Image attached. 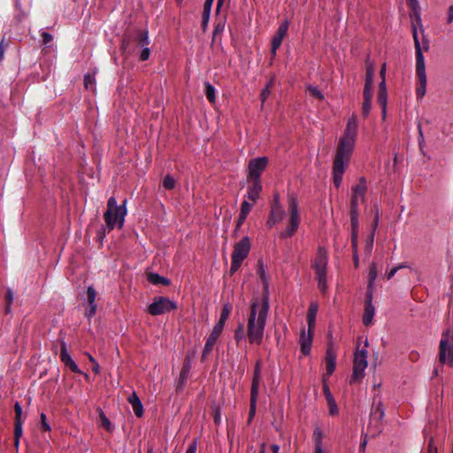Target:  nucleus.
<instances>
[{"label":"nucleus","instance_id":"nucleus-17","mask_svg":"<svg viewBox=\"0 0 453 453\" xmlns=\"http://www.w3.org/2000/svg\"><path fill=\"white\" fill-rule=\"evenodd\" d=\"M374 65L367 58L365 60V81L364 91H372Z\"/></svg>","mask_w":453,"mask_h":453},{"label":"nucleus","instance_id":"nucleus-57","mask_svg":"<svg viewBox=\"0 0 453 453\" xmlns=\"http://www.w3.org/2000/svg\"><path fill=\"white\" fill-rule=\"evenodd\" d=\"M271 208L283 209L280 203V195L278 193H275L273 196V200L271 203Z\"/></svg>","mask_w":453,"mask_h":453},{"label":"nucleus","instance_id":"nucleus-55","mask_svg":"<svg viewBox=\"0 0 453 453\" xmlns=\"http://www.w3.org/2000/svg\"><path fill=\"white\" fill-rule=\"evenodd\" d=\"M426 450L434 451V453H438L437 446L435 445L434 438L430 437L427 442V449Z\"/></svg>","mask_w":453,"mask_h":453},{"label":"nucleus","instance_id":"nucleus-48","mask_svg":"<svg viewBox=\"0 0 453 453\" xmlns=\"http://www.w3.org/2000/svg\"><path fill=\"white\" fill-rule=\"evenodd\" d=\"M251 208H252L251 203H250L247 201H243L241 204L240 212L248 216L250 211H251Z\"/></svg>","mask_w":453,"mask_h":453},{"label":"nucleus","instance_id":"nucleus-27","mask_svg":"<svg viewBox=\"0 0 453 453\" xmlns=\"http://www.w3.org/2000/svg\"><path fill=\"white\" fill-rule=\"evenodd\" d=\"M147 279L153 285L161 284L164 286H169L171 284V281L169 279L160 276L159 274H157L156 273H149L147 274Z\"/></svg>","mask_w":453,"mask_h":453},{"label":"nucleus","instance_id":"nucleus-11","mask_svg":"<svg viewBox=\"0 0 453 453\" xmlns=\"http://www.w3.org/2000/svg\"><path fill=\"white\" fill-rule=\"evenodd\" d=\"M375 314V307L372 303V293L370 291H366L365 293V309L363 314V324L365 326H370L372 325L373 317Z\"/></svg>","mask_w":453,"mask_h":453},{"label":"nucleus","instance_id":"nucleus-24","mask_svg":"<svg viewBox=\"0 0 453 453\" xmlns=\"http://www.w3.org/2000/svg\"><path fill=\"white\" fill-rule=\"evenodd\" d=\"M335 359H336L335 355L333 354V352L328 349L326 351V372L325 376L329 377L334 372L335 365H336Z\"/></svg>","mask_w":453,"mask_h":453},{"label":"nucleus","instance_id":"nucleus-41","mask_svg":"<svg viewBox=\"0 0 453 453\" xmlns=\"http://www.w3.org/2000/svg\"><path fill=\"white\" fill-rule=\"evenodd\" d=\"M313 437L315 441V449H322V432L320 429L316 428L313 433Z\"/></svg>","mask_w":453,"mask_h":453},{"label":"nucleus","instance_id":"nucleus-18","mask_svg":"<svg viewBox=\"0 0 453 453\" xmlns=\"http://www.w3.org/2000/svg\"><path fill=\"white\" fill-rule=\"evenodd\" d=\"M370 415H371V418L376 420V428H377L378 432L380 433L382 431L380 422L382 421V419L385 416L381 402H379L377 406L372 405V407L371 409Z\"/></svg>","mask_w":453,"mask_h":453},{"label":"nucleus","instance_id":"nucleus-50","mask_svg":"<svg viewBox=\"0 0 453 453\" xmlns=\"http://www.w3.org/2000/svg\"><path fill=\"white\" fill-rule=\"evenodd\" d=\"M327 405L329 408V414L331 416H334V415L338 414L339 411H338V407H337V404H336V402L334 399L332 400V402H328Z\"/></svg>","mask_w":453,"mask_h":453},{"label":"nucleus","instance_id":"nucleus-22","mask_svg":"<svg viewBox=\"0 0 453 453\" xmlns=\"http://www.w3.org/2000/svg\"><path fill=\"white\" fill-rule=\"evenodd\" d=\"M134 40L135 46L143 47L150 44L149 35L147 30H136L134 33Z\"/></svg>","mask_w":453,"mask_h":453},{"label":"nucleus","instance_id":"nucleus-47","mask_svg":"<svg viewBox=\"0 0 453 453\" xmlns=\"http://www.w3.org/2000/svg\"><path fill=\"white\" fill-rule=\"evenodd\" d=\"M234 338L237 342H239L241 340L244 339V331H243V326L239 325L238 327L235 329L234 332Z\"/></svg>","mask_w":453,"mask_h":453},{"label":"nucleus","instance_id":"nucleus-13","mask_svg":"<svg viewBox=\"0 0 453 453\" xmlns=\"http://www.w3.org/2000/svg\"><path fill=\"white\" fill-rule=\"evenodd\" d=\"M288 29V23L287 20L279 26L276 34L273 35L272 39L271 53L273 57L276 55L277 50L280 47L282 41L287 35Z\"/></svg>","mask_w":453,"mask_h":453},{"label":"nucleus","instance_id":"nucleus-45","mask_svg":"<svg viewBox=\"0 0 453 453\" xmlns=\"http://www.w3.org/2000/svg\"><path fill=\"white\" fill-rule=\"evenodd\" d=\"M409 8L411 11V14L418 15V0H407Z\"/></svg>","mask_w":453,"mask_h":453},{"label":"nucleus","instance_id":"nucleus-1","mask_svg":"<svg viewBox=\"0 0 453 453\" xmlns=\"http://www.w3.org/2000/svg\"><path fill=\"white\" fill-rule=\"evenodd\" d=\"M357 126V119L352 115L348 120L343 135L339 140L332 169L333 181L337 188L342 184L343 173L353 153Z\"/></svg>","mask_w":453,"mask_h":453},{"label":"nucleus","instance_id":"nucleus-15","mask_svg":"<svg viewBox=\"0 0 453 453\" xmlns=\"http://www.w3.org/2000/svg\"><path fill=\"white\" fill-rule=\"evenodd\" d=\"M313 331L314 329H310L308 327V332H305V329L303 328L301 334H300V347H301V352L304 356H308L311 353L312 340H313Z\"/></svg>","mask_w":453,"mask_h":453},{"label":"nucleus","instance_id":"nucleus-40","mask_svg":"<svg viewBox=\"0 0 453 453\" xmlns=\"http://www.w3.org/2000/svg\"><path fill=\"white\" fill-rule=\"evenodd\" d=\"M224 326H225V324L218 321L217 324L214 326L210 335L218 339L219 337V335L221 334V333L224 329Z\"/></svg>","mask_w":453,"mask_h":453},{"label":"nucleus","instance_id":"nucleus-16","mask_svg":"<svg viewBox=\"0 0 453 453\" xmlns=\"http://www.w3.org/2000/svg\"><path fill=\"white\" fill-rule=\"evenodd\" d=\"M247 181L249 186L246 197L253 203H256L262 191L261 180H247Z\"/></svg>","mask_w":453,"mask_h":453},{"label":"nucleus","instance_id":"nucleus-44","mask_svg":"<svg viewBox=\"0 0 453 453\" xmlns=\"http://www.w3.org/2000/svg\"><path fill=\"white\" fill-rule=\"evenodd\" d=\"M96 304H88V308L85 310V316L91 319L96 312Z\"/></svg>","mask_w":453,"mask_h":453},{"label":"nucleus","instance_id":"nucleus-39","mask_svg":"<svg viewBox=\"0 0 453 453\" xmlns=\"http://www.w3.org/2000/svg\"><path fill=\"white\" fill-rule=\"evenodd\" d=\"M230 312H231V307L228 304H225L222 308L219 322L226 324V321L227 320V319L230 315Z\"/></svg>","mask_w":453,"mask_h":453},{"label":"nucleus","instance_id":"nucleus-52","mask_svg":"<svg viewBox=\"0 0 453 453\" xmlns=\"http://www.w3.org/2000/svg\"><path fill=\"white\" fill-rule=\"evenodd\" d=\"M308 90L310 91L311 95L319 100H322L324 98L323 94L315 87L309 86Z\"/></svg>","mask_w":453,"mask_h":453},{"label":"nucleus","instance_id":"nucleus-32","mask_svg":"<svg viewBox=\"0 0 453 453\" xmlns=\"http://www.w3.org/2000/svg\"><path fill=\"white\" fill-rule=\"evenodd\" d=\"M376 278H377V266H376L375 263H372L369 268L368 286H367L366 291L371 290L372 293L373 292V283H374V280H376Z\"/></svg>","mask_w":453,"mask_h":453},{"label":"nucleus","instance_id":"nucleus-63","mask_svg":"<svg viewBox=\"0 0 453 453\" xmlns=\"http://www.w3.org/2000/svg\"><path fill=\"white\" fill-rule=\"evenodd\" d=\"M225 27V23L219 22L213 30V36L215 37L218 34H220L223 32Z\"/></svg>","mask_w":453,"mask_h":453},{"label":"nucleus","instance_id":"nucleus-10","mask_svg":"<svg viewBox=\"0 0 453 453\" xmlns=\"http://www.w3.org/2000/svg\"><path fill=\"white\" fill-rule=\"evenodd\" d=\"M250 250V242L248 236H244L240 242L235 243L232 253V260L242 264L243 260L248 257Z\"/></svg>","mask_w":453,"mask_h":453},{"label":"nucleus","instance_id":"nucleus-37","mask_svg":"<svg viewBox=\"0 0 453 453\" xmlns=\"http://www.w3.org/2000/svg\"><path fill=\"white\" fill-rule=\"evenodd\" d=\"M163 186L167 190L173 189L175 188L174 178L172 175L167 174L163 180Z\"/></svg>","mask_w":453,"mask_h":453},{"label":"nucleus","instance_id":"nucleus-26","mask_svg":"<svg viewBox=\"0 0 453 453\" xmlns=\"http://www.w3.org/2000/svg\"><path fill=\"white\" fill-rule=\"evenodd\" d=\"M214 0H205L203 4V10L202 13V27L205 30L209 22L211 10Z\"/></svg>","mask_w":453,"mask_h":453},{"label":"nucleus","instance_id":"nucleus-46","mask_svg":"<svg viewBox=\"0 0 453 453\" xmlns=\"http://www.w3.org/2000/svg\"><path fill=\"white\" fill-rule=\"evenodd\" d=\"M257 273L263 283L268 281V279L266 277V274H265V272L264 270L263 264L261 261L258 262V268H257Z\"/></svg>","mask_w":453,"mask_h":453},{"label":"nucleus","instance_id":"nucleus-49","mask_svg":"<svg viewBox=\"0 0 453 453\" xmlns=\"http://www.w3.org/2000/svg\"><path fill=\"white\" fill-rule=\"evenodd\" d=\"M142 50L140 53V60L141 61H146L149 59L150 56V50L148 48V46H143L142 47Z\"/></svg>","mask_w":453,"mask_h":453},{"label":"nucleus","instance_id":"nucleus-34","mask_svg":"<svg viewBox=\"0 0 453 453\" xmlns=\"http://www.w3.org/2000/svg\"><path fill=\"white\" fill-rule=\"evenodd\" d=\"M205 96L210 103H214L216 100V90L215 88L210 83H204Z\"/></svg>","mask_w":453,"mask_h":453},{"label":"nucleus","instance_id":"nucleus-35","mask_svg":"<svg viewBox=\"0 0 453 453\" xmlns=\"http://www.w3.org/2000/svg\"><path fill=\"white\" fill-rule=\"evenodd\" d=\"M84 87L87 90H96V79L94 75H91L90 73H86L84 75Z\"/></svg>","mask_w":453,"mask_h":453},{"label":"nucleus","instance_id":"nucleus-53","mask_svg":"<svg viewBox=\"0 0 453 453\" xmlns=\"http://www.w3.org/2000/svg\"><path fill=\"white\" fill-rule=\"evenodd\" d=\"M387 92H378L377 101L380 106H387Z\"/></svg>","mask_w":453,"mask_h":453},{"label":"nucleus","instance_id":"nucleus-54","mask_svg":"<svg viewBox=\"0 0 453 453\" xmlns=\"http://www.w3.org/2000/svg\"><path fill=\"white\" fill-rule=\"evenodd\" d=\"M40 419H41V428H42V430L50 431V425L47 422L46 415L44 413H41Z\"/></svg>","mask_w":453,"mask_h":453},{"label":"nucleus","instance_id":"nucleus-30","mask_svg":"<svg viewBox=\"0 0 453 453\" xmlns=\"http://www.w3.org/2000/svg\"><path fill=\"white\" fill-rule=\"evenodd\" d=\"M218 339L209 335V337L206 340L205 345L203 347V352H202V361H205L207 359V357L211 352L213 346L215 345Z\"/></svg>","mask_w":453,"mask_h":453},{"label":"nucleus","instance_id":"nucleus-29","mask_svg":"<svg viewBox=\"0 0 453 453\" xmlns=\"http://www.w3.org/2000/svg\"><path fill=\"white\" fill-rule=\"evenodd\" d=\"M258 393L250 391V404L249 411L248 424H250L256 414Z\"/></svg>","mask_w":453,"mask_h":453},{"label":"nucleus","instance_id":"nucleus-12","mask_svg":"<svg viewBox=\"0 0 453 453\" xmlns=\"http://www.w3.org/2000/svg\"><path fill=\"white\" fill-rule=\"evenodd\" d=\"M327 256L321 247L319 248L314 263L316 278H326Z\"/></svg>","mask_w":453,"mask_h":453},{"label":"nucleus","instance_id":"nucleus-3","mask_svg":"<svg viewBox=\"0 0 453 453\" xmlns=\"http://www.w3.org/2000/svg\"><path fill=\"white\" fill-rule=\"evenodd\" d=\"M126 203L127 200H124L122 204L118 205L115 197L111 196L109 198L107 210L104 213V219L107 225L108 231H111L116 225H118L119 228L123 226L125 216L127 215Z\"/></svg>","mask_w":453,"mask_h":453},{"label":"nucleus","instance_id":"nucleus-9","mask_svg":"<svg viewBox=\"0 0 453 453\" xmlns=\"http://www.w3.org/2000/svg\"><path fill=\"white\" fill-rule=\"evenodd\" d=\"M268 162L266 157H259L250 160L247 180H261L262 173L265 170Z\"/></svg>","mask_w":453,"mask_h":453},{"label":"nucleus","instance_id":"nucleus-23","mask_svg":"<svg viewBox=\"0 0 453 453\" xmlns=\"http://www.w3.org/2000/svg\"><path fill=\"white\" fill-rule=\"evenodd\" d=\"M364 102L362 104V114L366 118L372 109V91H363Z\"/></svg>","mask_w":453,"mask_h":453},{"label":"nucleus","instance_id":"nucleus-7","mask_svg":"<svg viewBox=\"0 0 453 453\" xmlns=\"http://www.w3.org/2000/svg\"><path fill=\"white\" fill-rule=\"evenodd\" d=\"M176 309V303L170 300L168 297L156 296L153 302L148 306V312L152 316H158Z\"/></svg>","mask_w":453,"mask_h":453},{"label":"nucleus","instance_id":"nucleus-20","mask_svg":"<svg viewBox=\"0 0 453 453\" xmlns=\"http://www.w3.org/2000/svg\"><path fill=\"white\" fill-rule=\"evenodd\" d=\"M261 367L262 363L260 360H257L255 365L254 372H253V378L251 382V392H257L259 393V385L261 381Z\"/></svg>","mask_w":453,"mask_h":453},{"label":"nucleus","instance_id":"nucleus-25","mask_svg":"<svg viewBox=\"0 0 453 453\" xmlns=\"http://www.w3.org/2000/svg\"><path fill=\"white\" fill-rule=\"evenodd\" d=\"M318 304L315 303H312L310 304L308 312H307V324L308 327L310 329L315 328V321H316V316L318 312Z\"/></svg>","mask_w":453,"mask_h":453},{"label":"nucleus","instance_id":"nucleus-4","mask_svg":"<svg viewBox=\"0 0 453 453\" xmlns=\"http://www.w3.org/2000/svg\"><path fill=\"white\" fill-rule=\"evenodd\" d=\"M366 192V179L365 177H360L357 184L351 188L349 215L350 219H352L354 222L359 218L358 204L365 202Z\"/></svg>","mask_w":453,"mask_h":453},{"label":"nucleus","instance_id":"nucleus-42","mask_svg":"<svg viewBox=\"0 0 453 453\" xmlns=\"http://www.w3.org/2000/svg\"><path fill=\"white\" fill-rule=\"evenodd\" d=\"M189 370H190L189 360H185L183 367H182L180 374V380L181 383H183V381L186 380V378L189 372Z\"/></svg>","mask_w":453,"mask_h":453},{"label":"nucleus","instance_id":"nucleus-19","mask_svg":"<svg viewBox=\"0 0 453 453\" xmlns=\"http://www.w3.org/2000/svg\"><path fill=\"white\" fill-rule=\"evenodd\" d=\"M285 215V211L283 209H276L271 208L270 214L268 219L266 221V226L268 227H273L275 224L280 222Z\"/></svg>","mask_w":453,"mask_h":453},{"label":"nucleus","instance_id":"nucleus-51","mask_svg":"<svg viewBox=\"0 0 453 453\" xmlns=\"http://www.w3.org/2000/svg\"><path fill=\"white\" fill-rule=\"evenodd\" d=\"M323 392H324L326 403L332 402V400L334 399L333 395H332V393H331V391H330V388H329L328 385L326 383H325V382L323 384Z\"/></svg>","mask_w":453,"mask_h":453},{"label":"nucleus","instance_id":"nucleus-56","mask_svg":"<svg viewBox=\"0 0 453 453\" xmlns=\"http://www.w3.org/2000/svg\"><path fill=\"white\" fill-rule=\"evenodd\" d=\"M22 434H23L22 425L21 424H14V438L20 440Z\"/></svg>","mask_w":453,"mask_h":453},{"label":"nucleus","instance_id":"nucleus-31","mask_svg":"<svg viewBox=\"0 0 453 453\" xmlns=\"http://www.w3.org/2000/svg\"><path fill=\"white\" fill-rule=\"evenodd\" d=\"M97 412H98V416H99V420L101 422V426L108 432H112L113 429H114V426L113 425L111 424V422L110 421V419L106 417V415L104 414V412L103 411L102 409L98 408L97 409Z\"/></svg>","mask_w":453,"mask_h":453},{"label":"nucleus","instance_id":"nucleus-8","mask_svg":"<svg viewBox=\"0 0 453 453\" xmlns=\"http://www.w3.org/2000/svg\"><path fill=\"white\" fill-rule=\"evenodd\" d=\"M412 36L414 39L415 55H416V75L418 79L425 80L426 75V65L425 58L422 53L421 45L418 37L417 28L412 27Z\"/></svg>","mask_w":453,"mask_h":453},{"label":"nucleus","instance_id":"nucleus-60","mask_svg":"<svg viewBox=\"0 0 453 453\" xmlns=\"http://www.w3.org/2000/svg\"><path fill=\"white\" fill-rule=\"evenodd\" d=\"M241 265H242V263L237 262L236 260L235 261L232 260V264H231V267H230V271H229L230 275H233L235 272H237L240 269Z\"/></svg>","mask_w":453,"mask_h":453},{"label":"nucleus","instance_id":"nucleus-58","mask_svg":"<svg viewBox=\"0 0 453 453\" xmlns=\"http://www.w3.org/2000/svg\"><path fill=\"white\" fill-rule=\"evenodd\" d=\"M41 36H42V41L43 45H47L53 40V36L50 33H47V32H42Z\"/></svg>","mask_w":453,"mask_h":453},{"label":"nucleus","instance_id":"nucleus-36","mask_svg":"<svg viewBox=\"0 0 453 453\" xmlns=\"http://www.w3.org/2000/svg\"><path fill=\"white\" fill-rule=\"evenodd\" d=\"M418 86L416 88V95H417V97L421 98L426 94V77H425L424 81L422 79H418Z\"/></svg>","mask_w":453,"mask_h":453},{"label":"nucleus","instance_id":"nucleus-2","mask_svg":"<svg viewBox=\"0 0 453 453\" xmlns=\"http://www.w3.org/2000/svg\"><path fill=\"white\" fill-rule=\"evenodd\" d=\"M268 312L266 305L258 308V301L256 299L252 302L247 326V335L250 343L262 342Z\"/></svg>","mask_w":453,"mask_h":453},{"label":"nucleus","instance_id":"nucleus-28","mask_svg":"<svg viewBox=\"0 0 453 453\" xmlns=\"http://www.w3.org/2000/svg\"><path fill=\"white\" fill-rule=\"evenodd\" d=\"M350 224H351V246H352V251L357 250V236H358V226H359V221L358 219H356L355 224L352 219H350Z\"/></svg>","mask_w":453,"mask_h":453},{"label":"nucleus","instance_id":"nucleus-62","mask_svg":"<svg viewBox=\"0 0 453 453\" xmlns=\"http://www.w3.org/2000/svg\"><path fill=\"white\" fill-rule=\"evenodd\" d=\"M4 41H5L4 37H3V39L0 42V63L4 59L5 47L8 45V43L5 44Z\"/></svg>","mask_w":453,"mask_h":453},{"label":"nucleus","instance_id":"nucleus-64","mask_svg":"<svg viewBox=\"0 0 453 453\" xmlns=\"http://www.w3.org/2000/svg\"><path fill=\"white\" fill-rule=\"evenodd\" d=\"M196 441H194L190 443L185 453H196Z\"/></svg>","mask_w":453,"mask_h":453},{"label":"nucleus","instance_id":"nucleus-38","mask_svg":"<svg viewBox=\"0 0 453 453\" xmlns=\"http://www.w3.org/2000/svg\"><path fill=\"white\" fill-rule=\"evenodd\" d=\"M96 292L92 286H89L87 289V302L88 304H96Z\"/></svg>","mask_w":453,"mask_h":453},{"label":"nucleus","instance_id":"nucleus-5","mask_svg":"<svg viewBox=\"0 0 453 453\" xmlns=\"http://www.w3.org/2000/svg\"><path fill=\"white\" fill-rule=\"evenodd\" d=\"M288 210L289 213L288 218V226L287 228L280 234V237L282 239H287L292 237L296 232L297 231L301 218L298 211V202L297 198L294 196H289L288 199Z\"/></svg>","mask_w":453,"mask_h":453},{"label":"nucleus","instance_id":"nucleus-33","mask_svg":"<svg viewBox=\"0 0 453 453\" xmlns=\"http://www.w3.org/2000/svg\"><path fill=\"white\" fill-rule=\"evenodd\" d=\"M266 305V311H269L270 305H269V282H264L263 283V295L261 303H258V308L259 307H265Z\"/></svg>","mask_w":453,"mask_h":453},{"label":"nucleus","instance_id":"nucleus-61","mask_svg":"<svg viewBox=\"0 0 453 453\" xmlns=\"http://www.w3.org/2000/svg\"><path fill=\"white\" fill-rule=\"evenodd\" d=\"M318 280V288L322 291L325 292L326 289V278H316Z\"/></svg>","mask_w":453,"mask_h":453},{"label":"nucleus","instance_id":"nucleus-14","mask_svg":"<svg viewBox=\"0 0 453 453\" xmlns=\"http://www.w3.org/2000/svg\"><path fill=\"white\" fill-rule=\"evenodd\" d=\"M60 360L67 366L74 373H82L81 369L73 360L69 353L67 352V346L64 341L60 342V353H59Z\"/></svg>","mask_w":453,"mask_h":453},{"label":"nucleus","instance_id":"nucleus-59","mask_svg":"<svg viewBox=\"0 0 453 453\" xmlns=\"http://www.w3.org/2000/svg\"><path fill=\"white\" fill-rule=\"evenodd\" d=\"M270 94H271V88H266V87L265 88H263V90L261 91V94H260V98H261L262 104H264L266 101V99L268 98Z\"/></svg>","mask_w":453,"mask_h":453},{"label":"nucleus","instance_id":"nucleus-43","mask_svg":"<svg viewBox=\"0 0 453 453\" xmlns=\"http://www.w3.org/2000/svg\"><path fill=\"white\" fill-rule=\"evenodd\" d=\"M4 297H5V303H6L5 311L8 313L11 311V304L13 301V294L11 289L7 290Z\"/></svg>","mask_w":453,"mask_h":453},{"label":"nucleus","instance_id":"nucleus-21","mask_svg":"<svg viewBox=\"0 0 453 453\" xmlns=\"http://www.w3.org/2000/svg\"><path fill=\"white\" fill-rule=\"evenodd\" d=\"M128 403L132 405L133 411L136 417L141 418L143 415V406L142 403L136 395L135 392H133L128 397Z\"/></svg>","mask_w":453,"mask_h":453},{"label":"nucleus","instance_id":"nucleus-6","mask_svg":"<svg viewBox=\"0 0 453 453\" xmlns=\"http://www.w3.org/2000/svg\"><path fill=\"white\" fill-rule=\"evenodd\" d=\"M367 350L357 349L354 355L353 373L349 380L350 384H354L361 380L365 375V370L367 367Z\"/></svg>","mask_w":453,"mask_h":453}]
</instances>
